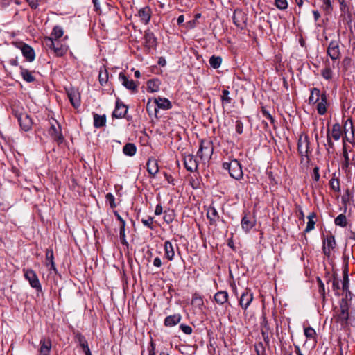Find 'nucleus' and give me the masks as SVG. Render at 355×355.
<instances>
[{
    "mask_svg": "<svg viewBox=\"0 0 355 355\" xmlns=\"http://www.w3.org/2000/svg\"><path fill=\"white\" fill-rule=\"evenodd\" d=\"M340 312L336 316V322L340 323L343 327L347 326L352 320V312L349 313L350 304L345 300H341L340 302Z\"/></svg>",
    "mask_w": 355,
    "mask_h": 355,
    "instance_id": "f257e3e1",
    "label": "nucleus"
},
{
    "mask_svg": "<svg viewBox=\"0 0 355 355\" xmlns=\"http://www.w3.org/2000/svg\"><path fill=\"white\" fill-rule=\"evenodd\" d=\"M331 135L336 141H338L340 138L341 129L340 125L338 123H336L333 125Z\"/></svg>",
    "mask_w": 355,
    "mask_h": 355,
    "instance_id": "e433bc0d",
    "label": "nucleus"
},
{
    "mask_svg": "<svg viewBox=\"0 0 355 355\" xmlns=\"http://www.w3.org/2000/svg\"><path fill=\"white\" fill-rule=\"evenodd\" d=\"M330 184L331 188L335 190L338 191L339 190V182L337 180L332 179L330 181Z\"/></svg>",
    "mask_w": 355,
    "mask_h": 355,
    "instance_id": "052dcab7",
    "label": "nucleus"
},
{
    "mask_svg": "<svg viewBox=\"0 0 355 355\" xmlns=\"http://www.w3.org/2000/svg\"><path fill=\"white\" fill-rule=\"evenodd\" d=\"M332 288L333 291H334V293L336 296H340V283L339 279L337 277H334L333 283H332Z\"/></svg>",
    "mask_w": 355,
    "mask_h": 355,
    "instance_id": "49530a36",
    "label": "nucleus"
},
{
    "mask_svg": "<svg viewBox=\"0 0 355 355\" xmlns=\"http://www.w3.org/2000/svg\"><path fill=\"white\" fill-rule=\"evenodd\" d=\"M179 328L187 335H189L192 333V328L191 326L185 324H181L179 326Z\"/></svg>",
    "mask_w": 355,
    "mask_h": 355,
    "instance_id": "6e6d98bb",
    "label": "nucleus"
},
{
    "mask_svg": "<svg viewBox=\"0 0 355 355\" xmlns=\"http://www.w3.org/2000/svg\"><path fill=\"white\" fill-rule=\"evenodd\" d=\"M68 98L71 105L78 108L80 105V95L77 89L71 88L67 91Z\"/></svg>",
    "mask_w": 355,
    "mask_h": 355,
    "instance_id": "9d476101",
    "label": "nucleus"
},
{
    "mask_svg": "<svg viewBox=\"0 0 355 355\" xmlns=\"http://www.w3.org/2000/svg\"><path fill=\"white\" fill-rule=\"evenodd\" d=\"M343 157H344V159H345L343 167L345 169H347L349 164H351V163L349 162V157L348 153L347 150L346 144L344 141H343Z\"/></svg>",
    "mask_w": 355,
    "mask_h": 355,
    "instance_id": "58836bf2",
    "label": "nucleus"
},
{
    "mask_svg": "<svg viewBox=\"0 0 355 355\" xmlns=\"http://www.w3.org/2000/svg\"><path fill=\"white\" fill-rule=\"evenodd\" d=\"M24 277L27 281H28L30 286L35 289L37 292H42V285L35 272L32 269L24 270Z\"/></svg>",
    "mask_w": 355,
    "mask_h": 355,
    "instance_id": "20e7f679",
    "label": "nucleus"
},
{
    "mask_svg": "<svg viewBox=\"0 0 355 355\" xmlns=\"http://www.w3.org/2000/svg\"><path fill=\"white\" fill-rule=\"evenodd\" d=\"M184 165L187 171H194L198 168L197 161L194 158L193 155H185L183 157Z\"/></svg>",
    "mask_w": 355,
    "mask_h": 355,
    "instance_id": "ddd939ff",
    "label": "nucleus"
},
{
    "mask_svg": "<svg viewBox=\"0 0 355 355\" xmlns=\"http://www.w3.org/2000/svg\"><path fill=\"white\" fill-rule=\"evenodd\" d=\"M125 224H121L119 230L120 237H125Z\"/></svg>",
    "mask_w": 355,
    "mask_h": 355,
    "instance_id": "69168bd1",
    "label": "nucleus"
},
{
    "mask_svg": "<svg viewBox=\"0 0 355 355\" xmlns=\"http://www.w3.org/2000/svg\"><path fill=\"white\" fill-rule=\"evenodd\" d=\"M255 350L257 355H266L265 347L261 342L255 345Z\"/></svg>",
    "mask_w": 355,
    "mask_h": 355,
    "instance_id": "3c124183",
    "label": "nucleus"
},
{
    "mask_svg": "<svg viewBox=\"0 0 355 355\" xmlns=\"http://www.w3.org/2000/svg\"><path fill=\"white\" fill-rule=\"evenodd\" d=\"M304 335L307 338L313 339L315 337L316 333L314 329L311 327L304 328Z\"/></svg>",
    "mask_w": 355,
    "mask_h": 355,
    "instance_id": "8fccbe9b",
    "label": "nucleus"
},
{
    "mask_svg": "<svg viewBox=\"0 0 355 355\" xmlns=\"http://www.w3.org/2000/svg\"><path fill=\"white\" fill-rule=\"evenodd\" d=\"M32 8H36L38 6L37 0H26Z\"/></svg>",
    "mask_w": 355,
    "mask_h": 355,
    "instance_id": "0e129e2a",
    "label": "nucleus"
},
{
    "mask_svg": "<svg viewBox=\"0 0 355 355\" xmlns=\"http://www.w3.org/2000/svg\"><path fill=\"white\" fill-rule=\"evenodd\" d=\"M214 152V145L210 140H203L201 141L199 150L197 153L198 156L202 159H209Z\"/></svg>",
    "mask_w": 355,
    "mask_h": 355,
    "instance_id": "7ed1b4c3",
    "label": "nucleus"
},
{
    "mask_svg": "<svg viewBox=\"0 0 355 355\" xmlns=\"http://www.w3.org/2000/svg\"><path fill=\"white\" fill-rule=\"evenodd\" d=\"M235 129L237 133L242 134L243 131V125L241 121L237 120L236 121Z\"/></svg>",
    "mask_w": 355,
    "mask_h": 355,
    "instance_id": "bf43d9fd",
    "label": "nucleus"
},
{
    "mask_svg": "<svg viewBox=\"0 0 355 355\" xmlns=\"http://www.w3.org/2000/svg\"><path fill=\"white\" fill-rule=\"evenodd\" d=\"M321 94L319 89L313 88L311 92V95L309 98V104H315L321 99Z\"/></svg>",
    "mask_w": 355,
    "mask_h": 355,
    "instance_id": "bb28decb",
    "label": "nucleus"
},
{
    "mask_svg": "<svg viewBox=\"0 0 355 355\" xmlns=\"http://www.w3.org/2000/svg\"><path fill=\"white\" fill-rule=\"evenodd\" d=\"M222 62V58L220 56L212 55L209 59V64L214 69L220 67Z\"/></svg>",
    "mask_w": 355,
    "mask_h": 355,
    "instance_id": "c9c22d12",
    "label": "nucleus"
},
{
    "mask_svg": "<svg viewBox=\"0 0 355 355\" xmlns=\"http://www.w3.org/2000/svg\"><path fill=\"white\" fill-rule=\"evenodd\" d=\"M106 116L105 115H99L97 114H94V125L95 128H101L105 125Z\"/></svg>",
    "mask_w": 355,
    "mask_h": 355,
    "instance_id": "cd10ccee",
    "label": "nucleus"
},
{
    "mask_svg": "<svg viewBox=\"0 0 355 355\" xmlns=\"http://www.w3.org/2000/svg\"><path fill=\"white\" fill-rule=\"evenodd\" d=\"M223 166L225 169L229 171L230 176L233 178L240 180L243 178V173L241 165L236 159H233L230 162H225Z\"/></svg>",
    "mask_w": 355,
    "mask_h": 355,
    "instance_id": "f03ea898",
    "label": "nucleus"
},
{
    "mask_svg": "<svg viewBox=\"0 0 355 355\" xmlns=\"http://www.w3.org/2000/svg\"><path fill=\"white\" fill-rule=\"evenodd\" d=\"M46 265L51 266V269L55 271V264L54 262L53 251L52 249H47L46 251Z\"/></svg>",
    "mask_w": 355,
    "mask_h": 355,
    "instance_id": "a878e982",
    "label": "nucleus"
},
{
    "mask_svg": "<svg viewBox=\"0 0 355 355\" xmlns=\"http://www.w3.org/2000/svg\"><path fill=\"white\" fill-rule=\"evenodd\" d=\"M159 83L158 80H150L147 82V90L150 92H155L159 90Z\"/></svg>",
    "mask_w": 355,
    "mask_h": 355,
    "instance_id": "f704fd0d",
    "label": "nucleus"
},
{
    "mask_svg": "<svg viewBox=\"0 0 355 355\" xmlns=\"http://www.w3.org/2000/svg\"><path fill=\"white\" fill-rule=\"evenodd\" d=\"M177 322L178 319L176 318L175 315L167 316L164 320L165 326L170 327L175 326L177 324Z\"/></svg>",
    "mask_w": 355,
    "mask_h": 355,
    "instance_id": "37998d69",
    "label": "nucleus"
},
{
    "mask_svg": "<svg viewBox=\"0 0 355 355\" xmlns=\"http://www.w3.org/2000/svg\"><path fill=\"white\" fill-rule=\"evenodd\" d=\"M114 214L116 217L117 220L121 223V225L125 224V221L122 218L117 211H114Z\"/></svg>",
    "mask_w": 355,
    "mask_h": 355,
    "instance_id": "338daca9",
    "label": "nucleus"
},
{
    "mask_svg": "<svg viewBox=\"0 0 355 355\" xmlns=\"http://www.w3.org/2000/svg\"><path fill=\"white\" fill-rule=\"evenodd\" d=\"M327 53L332 60H337L340 58V52L339 45L336 41H331L329 43Z\"/></svg>",
    "mask_w": 355,
    "mask_h": 355,
    "instance_id": "9b49d317",
    "label": "nucleus"
},
{
    "mask_svg": "<svg viewBox=\"0 0 355 355\" xmlns=\"http://www.w3.org/2000/svg\"><path fill=\"white\" fill-rule=\"evenodd\" d=\"M146 110L149 114H156L157 112V108L156 105L154 104V102H152L151 100H149L146 104Z\"/></svg>",
    "mask_w": 355,
    "mask_h": 355,
    "instance_id": "c03bdc74",
    "label": "nucleus"
},
{
    "mask_svg": "<svg viewBox=\"0 0 355 355\" xmlns=\"http://www.w3.org/2000/svg\"><path fill=\"white\" fill-rule=\"evenodd\" d=\"M336 245L335 238L333 235L329 234L324 236L322 245L324 254L327 257H330L332 250L336 248Z\"/></svg>",
    "mask_w": 355,
    "mask_h": 355,
    "instance_id": "39448f33",
    "label": "nucleus"
},
{
    "mask_svg": "<svg viewBox=\"0 0 355 355\" xmlns=\"http://www.w3.org/2000/svg\"><path fill=\"white\" fill-rule=\"evenodd\" d=\"M165 255L168 260H172L175 255V251L172 243L166 241L164 243Z\"/></svg>",
    "mask_w": 355,
    "mask_h": 355,
    "instance_id": "c756f323",
    "label": "nucleus"
},
{
    "mask_svg": "<svg viewBox=\"0 0 355 355\" xmlns=\"http://www.w3.org/2000/svg\"><path fill=\"white\" fill-rule=\"evenodd\" d=\"M141 21L146 24L149 22L151 17V10L148 6L141 8L138 12Z\"/></svg>",
    "mask_w": 355,
    "mask_h": 355,
    "instance_id": "412c9836",
    "label": "nucleus"
},
{
    "mask_svg": "<svg viewBox=\"0 0 355 355\" xmlns=\"http://www.w3.org/2000/svg\"><path fill=\"white\" fill-rule=\"evenodd\" d=\"M119 79L121 84L126 89L132 91L134 93L137 92L138 85L133 80L128 79V78L123 73H119Z\"/></svg>",
    "mask_w": 355,
    "mask_h": 355,
    "instance_id": "0eeeda50",
    "label": "nucleus"
},
{
    "mask_svg": "<svg viewBox=\"0 0 355 355\" xmlns=\"http://www.w3.org/2000/svg\"><path fill=\"white\" fill-rule=\"evenodd\" d=\"M275 5L279 10H286L288 8L287 0H275Z\"/></svg>",
    "mask_w": 355,
    "mask_h": 355,
    "instance_id": "09e8293b",
    "label": "nucleus"
},
{
    "mask_svg": "<svg viewBox=\"0 0 355 355\" xmlns=\"http://www.w3.org/2000/svg\"><path fill=\"white\" fill-rule=\"evenodd\" d=\"M214 299L218 304H223L228 300V293L226 291H218L215 294Z\"/></svg>",
    "mask_w": 355,
    "mask_h": 355,
    "instance_id": "7c9ffc66",
    "label": "nucleus"
},
{
    "mask_svg": "<svg viewBox=\"0 0 355 355\" xmlns=\"http://www.w3.org/2000/svg\"><path fill=\"white\" fill-rule=\"evenodd\" d=\"M106 202L109 203L111 208L116 207L117 205L115 202V197L111 193H108L105 195Z\"/></svg>",
    "mask_w": 355,
    "mask_h": 355,
    "instance_id": "a18cd8bd",
    "label": "nucleus"
},
{
    "mask_svg": "<svg viewBox=\"0 0 355 355\" xmlns=\"http://www.w3.org/2000/svg\"><path fill=\"white\" fill-rule=\"evenodd\" d=\"M230 92L227 89H223L222 92L221 99L223 103H230L231 98L229 97Z\"/></svg>",
    "mask_w": 355,
    "mask_h": 355,
    "instance_id": "5fc2aeb1",
    "label": "nucleus"
},
{
    "mask_svg": "<svg viewBox=\"0 0 355 355\" xmlns=\"http://www.w3.org/2000/svg\"><path fill=\"white\" fill-rule=\"evenodd\" d=\"M327 97L326 93L321 94L320 101L317 105V111L320 115H324L327 112Z\"/></svg>",
    "mask_w": 355,
    "mask_h": 355,
    "instance_id": "4be33fe9",
    "label": "nucleus"
},
{
    "mask_svg": "<svg viewBox=\"0 0 355 355\" xmlns=\"http://www.w3.org/2000/svg\"><path fill=\"white\" fill-rule=\"evenodd\" d=\"M343 283H342V289L343 291H348L349 289V276H348V269H347V266H345V268L343 271Z\"/></svg>",
    "mask_w": 355,
    "mask_h": 355,
    "instance_id": "72a5a7b5",
    "label": "nucleus"
},
{
    "mask_svg": "<svg viewBox=\"0 0 355 355\" xmlns=\"http://www.w3.org/2000/svg\"><path fill=\"white\" fill-rule=\"evenodd\" d=\"M18 48L21 50L23 56L28 62H33L35 58V53L34 49L25 43H21Z\"/></svg>",
    "mask_w": 355,
    "mask_h": 355,
    "instance_id": "423d86ee",
    "label": "nucleus"
},
{
    "mask_svg": "<svg viewBox=\"0 0 355 355\" xmlns=\"http://www.w3.org/2000/svg\"><path fill=\"white\" fill-rule=\"evenodd\" d=\"M77 338H78L79 344L83 351L86 350V349H89V346H88L87 341L86 340L85 338L83 335H81V334L78 335Z\"/></svg>",
    "mask_w": 355,
    "mask_h": 355,
    "instance_id": "de8ad7c7",
    "label": "nucleus"
},
{
    "mask_svg": "<svg viewBox=\"0 0 355 355\" xmlns=\"http://www.w3.org/2000/svg\"><path fill=\"white\" fill-rule=\"evenodd\" d=\"M48 132L51 138L58 143H62L63 141L64 138L62 134L61 128L59 125H55V124H51Z\"/></svg>",
    "mask_w": 355,
    "mask_h": 355,
    "instance_id": "1a4fd4ad",
    "label": "nucleus"
},
{
    "mask_svg": "<svg viewBox=\"0 0 355 355\" xmlns=\"http://www.w3.org/2000/svg\"><path fill=\"white\" fill-rule=\"evenodd\" d=\"M63 34H64V31H63L62 28L60 26H55L53 28V31L51 33V36H52L51 37L55 39V40H57L58 39L61 37L63 35Z\"/></svg>",
    "mask_w": 355,
    "mask_h": 355,
    "instance_id": "4c0bfd02",
    "label": "nucleus"
},
{
    "mask_svg": "<svg viewBox=\"0 0 355 355\" xmlns=\"http://www.w3.org/2000/svg\"><path fill=\"white\" fill-rule=\"evenodd\" d=\"M128 112V107L119 101H116L115 109L112 113L113 117L121 119L125 116Z\"/></svg>",
    "mask_w": 355,
    "mask_h": 355,
    "instance_id": "2eb2a0df",
    "label": "nucleus"
},
{
    "mask_svg": "<svg viewBox=\"0 0 355 355\" xmlns=\"http://www.w3.org/2000/svg\"><path fill=\"white\" fill-rule=\"evenodd\" d=\"M207 216L209 219L211 223H216L219 219V215L217 210L212 207L207 209Z\"/></svg>",
    "mask_w": 355,
    "mask_h": 355,
    "instance_id": "2f4dec72",
    "label": "nucleus"
},
{
    "mask_svg": "<svg viewBox=\"0 0 355 355\" xmlns=\"http://www.w3.org/2000/svg\"><path fill=\"white\" fill-rule=\"evenodd\" d=\"M153 102L157 109L161 108L164 110H168L171 107V102L164 98H155Z\"/></svg>",
    "mask_w": 355,
    "mask_h": 355,
    "instance_id": "5701e85b",
    "label": "nucleus"
},
{
    "mask_svg": "<svg viewBox=\"0 0 355 355\" xmlns=\"http://www.w3.org/2000/svg\"><path fill=\"white\" fill-rule=\"evenodd\" d=\"M144 43L145 46L148 48H154L157 44V39L153 33L150 31H146L144 35Z\"/></svg>",
    "mask_w": 355,
    "mask_h": 355,
    "instance_id": "6ab92c4d",
    "label": "nucleus"
},
{
    "mask_svg": "<svg viewBox=\"0 0 355 355\" xmlns=\"http://www.w3.org/2000/svg\"><path fill=\"white\" fill-rule=\"evenodd\" d=\"M55 47L53 50L56 56H63L68 51V46L60 44L58 41L56 42Z\"/></svg>",
    "mask_w": 355,
    "mask_h": 355,
    "instance_id": "c85d7f7f",
    "label": "nucleus"
},
{
    "mask_svg": "<svg viewBox=\"0 0 355 355\" xmlns=\"http://www.w3.org/2000/svg\"><path fill=\"white\" fill-rule=\"evenodd\" d=\"M253 300V295L250 291H245L242 293L239 304L243 309L246 310L248 307L250 306V303Z\"/></svg>",
    "mask_w": 355,
    "mask_h": 355,
    "instance_id": "f3484780",
    "label": "nucleus"
},
{
    "mask_svg": "<svg viewBox=\"0 0 355 355\" xmlns=\"http://www.w3.org/2000/svg\"><path fill=\"white\" fill-rule=\"evenodd\" d=\"M98 79H99V83L101 85H103L105 83H107V82L108 80V72L105 69H104L103 70H102V69L100 70L99 75H98Z\"/></svg>",
    "mask_w": 355,
    "mask_h": 355,
    "instance_id": "a19ab883",
    "label": "nucleus"
},
{
    "mask_svg": "<svg viewBox=\"0 0 355 355\" xmlns=\"http://www.w3.org/2000/svg\"><path fill=\"white\" fill-rule=\"evenodd\" d=\"M191 304L193 306L200 311H202L205 307L204 302L202 298L198 294L195 293L193 295Z\"/></svg>",
    "mask_w": 355,
    "mask_h": 355,
    "instance_id": "393cba45",
    "label": "nucleus"
},
{
    "mask_svg": "<svg viewBox=\"0 0 355 355\" xmlns=\"http://www.w3.org/2000/svg\"><path fill=\"white\" fill-rule=\"evenodd\" d=\"M345 297L344 298H343L342 300H345L347 301V303L350 304V302L352 298V294L349 290H348V291H345Z\"/></svg>",
    "mask_w": 355,
    "mask_h": 355,
    "instance_id": "e2e57ef3",
    "label": "nucleus"
},
{
    "mask_svg": "<svg viewBox=\"0 0 355 355\" xmlns=\"http://www.w3.org/2000/svg\"><path fill=\"white\" fill-rule=\"evenodd\" d=\"M322 76L326 80H330L332 78V71L330 68H325L322 71Z\"/></svg>",
    "mask_w": 355,
    "mask_h": 355,
    "instance_id": "864d4df0",
    "label": "nucleus"
},
{
    "mask_svg": "<svg viewBox=\"0 0 355 355\" xmlns=\"http://www.w3.org/2000/svg\"><path fill=\"white\" fill-rule=\"evenodd\" d=\"M136 146L132 143L126 144L123 148V152L127 156H133L136 153Z\"/></svg>",
    "mask_w": 355,
    "mask_h": 355,
    "instance_id": "473e14b6",
    "label": "nucleus"
},
{
    "mask_svg": "<svg viewBox=\"0 0 355 355\" xmlns=\"http://www.w3.org/2000/svg\"><path fill=\"white\" fill-rule=\"evenodd\" d=\"M313 179L315 181H318L319 179H320V173H319V168H318V167H315L313 168Z\"/></svg>",
    "mask_w": 355,
    "mask_h": 355,
    "instance_id": "680f3d73",
    "label": "nucleus"
},
{
    "mask_svg": "<svg viewBox=\"0 0 355 355\" xmlns=\"http://www.w3.org/2000/svg\"><path fill=\"white\" fill-rule=\"evenodd\" d=\"M324 10L327 12H329L332 10V6L331 0H322Z\"/></svg>",
    "mask_w": 355,
    "mask_h": 355,
    "instance_id": "4d7b16f0",
    "label": "nucleus"
},
{
    "mask_svg": "<svg viewBox=\"0 0 355 355\" xmlns=\"http://www.w3.org/2000/svg\"><path fill=\"white\" fill-rule=\"evenodd\" d=\"M256 221L254 218L250 216L245 215L241 220V227L242 229L248 232L252 229L255 225Z\"/></svg>",
    "mask_w": 355,
    "mask_h": 355,
    "instance_id": "a211bd4d",
    "label": "nucleus"
},
{
    "mask_svg": "<svg viewBox=\"0 0 355 355\" xmlns=\"http://www.w3.org/2000/svg\"><path fill=\"white\" fill-rule=\"evenodd\" d=\"M19 69L20 74L24 81L27 83H33L35 81V78L33 76L32 71H29L27 69H25L22 66H21Z\"/></svg>",
    "mask_w": 355,
    "mask_h": 355,
    "instance_id": "b1692460",
    "label": "nucleus"
},
{
    "mask_svg": "<svg viewBox=\"0 0 355 355\" xmlns=\"http://www.w3.org/2000/svg\"><path fill=\"white\" fill-rule=\"evenodd\" d=\"M40 345L39 352L40 355H50L51 341L49 338H42L40 341Z\"/></svg>",
    "mask_w": 355,
    "mask_h": 355,
    "instance_id": "4468645a",
    "label": "nucleus"
},
{
    "mask_svg": "<svg viewBox=\"0 0 355 355\" xmlns=\"http://www.w3.org/2000/svg\"><path fill=\"white\" fill-rule=\"evenodd\" d=\"M146 165H147V171H148V173L151 176L155 177V175L159 171L158 164H157V159L153 157L149 158Z\"/></svg>",
    "mask_w": 355,
    "mask_h": 355,
    "instance_id": "aec40b11",
    "label": "nucleus"
},
{
    "mask_svg": "<svg viewBox=\"0 0 355 355\" xmlns=\"http://www.w3.org/2000/svg\"><path fill=\"white\" fill-rule=\"evenodd\" d=\"M18 121L21 128L24 131H28L32 127V120L26 114H20L18 116Z\"/></svg>",
    "mask_w": 355,
    "mask_h": 355,
    "instance_id": "f8f14e48",
    "label": "nucleus"
},
{
    "mask_svg": "<svg viewBox=\"0 0 355 355\" xmlns=\"http://www.w3.org/2000/svg\"><path fill=\"white\" fill-rule=\"evenodd\" d=\"M153 265L155 266V267H160L162 266V261L161 259L159 258V257H156L154 259V261H153Z\"/></svg>",
    "mask_w": 355,
    "mask_h": 355,
    "instance_id": "774afa93",
    "label": "nucleus"
},
{
    "mask_svg": "<svg viewBox=\"0 0 355 355\" xmlns=\"http://www.w3.org/2000/svg\"><path fill=\"white\" fill-rule=\"evenodd\" d=\"M297 150L302 157H308L309 151V141L307 137L304 139L300 137L298 139Z\"/></svg>",
    "mask_w": 355,
    "mask_h": 355,
    "instance_id": "6e6552de",
    "label": "nucleus"
},
{
    "mask_svg": "<svg viewBox=\"0 0 355 355\" xmlns=\"http://www.w3.org/2000/svg\"><path fill=\"white\" fill-rule=\"evenodd\" d=\"M56 42L57 40H55V39H53V37H46L44 38V43L45 44V46L51 49V50H54L55 47V44H56Z\"/></svg>",
    "mask_w": 355,
    "mask_h": 355,
    "instance_id": "79ce46f5",
    "label": "nucleus"
},
{
    "mask_svg": "<svg viewBox=\"0 0 355 355\" xmlns=\"http://www.w3.org/2000/svg\"><path fill=\"white\" fill-rule=\"evenodd\" d=\"M232 19H233L234 24L237 27L243 28V27L245 26L246 17L243 12H241V10H239V11L236 10L234 12Z\"/></svg>",
    "mask_w": 355,
    "mask_h": 355,
    "instance_id": "dca6fc26",
    "label": "nucleus"
},
{
    "mask_svg": "<svg viewBox=\"0 0 355 355\" xmlns=\"http://www.w3.org/2000/svg\"><path fill=\"white\" fill-rule=\"evenodd\" d=\"M335 224L336 225H338V226H340L342 227H346L347 226V218L345 216V215L341 214H339L336 218H335Z\"/></svg>",
    "mask_w": 355,
    "mask_h": 355,
    "instance_id": "ea45409f",
    "label": "nucleus"
},
{
    "mask_svg": "<svg viewBox=\"0 0 355 355\" xmlns=\"http://www.w3.org/2000/svg\"><path fill=\"white\" fill-rule=\"evenodd\" d=\"M315 222L313 219L309 218V220L307 223V225H306V229L304 230V232H309L311 230H313L315 227Z\"/></svg>",
    "mask_w": 355,
    "mask_h": 355,
    "instance_id": "13d9d810",
    "label": "nucleus"
},
{
    "mask_svg": "<svg viewBox=\"0 0 355 355\" xmlns=\"http://www.w3.org/2000/svg\"><path fill=\"white\" fill-rule=\"evenodd\" d=\"M141 223L143 225L149 229L153 230V218L152 217H147L146 218H142Z\"/></svg>",
    "mask_w": 355,
    "mask_h": 355,
    "instance_id": "603ef678",
    "label": "nucleus"
}]
</instances>
